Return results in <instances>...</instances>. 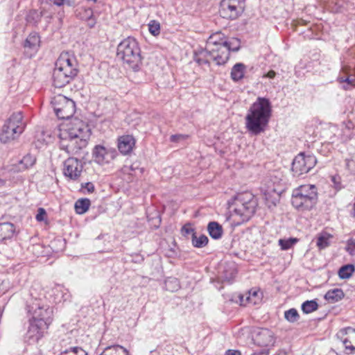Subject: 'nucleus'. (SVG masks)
<instances>
[{"mask_svg": "<svg viewBox=\"0 0 355 355\" xmlns=\"http://www.w3.org/2000/svg\"><path fill=\"white\" fill-rule=\"evenodd\" d=\"M29 317L27 335L33 341H38L53 320V308L42 299H31L26 304Z\"/></svg>", "mask_w": 355, "mask_h": 355, "instance_id": "f257e3e1", "label": "nucleus"}, {"mask_svg": "<svg viewBox=\"0 0 355 355\" xmlns=\"http://www.w3.org/2000/svg\"><path fill=\"white\" fill-rule=\"evenodd\" d=\"M91 131L83 121L75 119L67 129L60 130L59 147L69 155H77L88 144Z\"/></svg>", "mask_w": 355, "mask_h": 355, "instance_id": "f03ea898", "label": "nucleus"}, {"mask_svg": "<svg viewBox=\"0 0 355 355\" xmlns=\"http://www.w3.org/2000/svg\"><path fill=\"white\" fill-rule=\"evenodd\" d=\"M272 115V104L269 98L258 97L250 107L245 117V128L252 135L263 132Z\"/></svg>", "mask_w": 355, "mask_h": 355, "instance_id": "7ed1b4c3", "label": "nucleus"}, {"mask_svg": "<svg viewBox=\"0 0 355 355\" xmlns=\"http://www.w3.org/2000/svg\"><path fill=\"white\" fill-rule=\"evenodd\" d=\"M116 55L128 69L135 72L141 70L143 57L139 42L135 38L128 37L123 40L117 46Z\"/></svg>", "mask_w": 355, "mask_h": 355, "instance_id": "20e7f679", "label": "nucleus"}, {"mask_svg": "<svg viewBox=\"0 0 355 355\" xmlns=\"http://www.w3.org/2000/svg\"><path fill=\"white\" fill-rule=\"evenodd\" d=\"M228 208L239 217V224L248 221L255 214L257 198L250 192L239 193L228 201Z\"/></svg>", "mask_w": 355, "mask_h": 355, "instance_id": "39448f33", "label": "nucleus"}, {"mask_svg": "<svg viewBox=\"0 0 355 355\" xmlns=\"http://www.w3.org/2000/svg\"><path fill=\"white\" fill-rule=\"evenodd\" d=\"M318 202V189L314 184L300 185L292 191L291 204L298 211H309Z\"/></svg>", "mask_w": 355, "mask_h": 355, "instance_id": "423d86ee", "label": "nucleus"}, {"mask_svg": "<svg viewBox=\"0 0 355 355\" xmlns=\"http://www.w3.org/2000/svg\"><path fill=\"white\" fill-rule=\"evenodd\" d=\"M26 123L21 112L13 113L4 123L0 132L2 143H9L17 139L24 131Z\"/></svg>", "mask_w": 355, "mask_h": 355, "instance_id": "0eeeda50", "label": "nucleus"}, {"mask_svg": "<svg viewBox=\"0 0 355 355\" xmlns=\"http://www.w3.org/2000/svg\"><path fill=\"white\" fill-rule=\"evenodd\" d=\"M53 16L51 5L42 6L38 9H31L26 15V24L28 26L46 30L51 23Z\"/></svg>", "mask_w": 355, "mask_h": 355, "instance_id": "6e6552de", "label": "nucleus"}, {"mask_svg": "<svg viewBox=\"0 0 355 355\" xmlns=\"http://www.w3.org/2000/svg\"><path fill=\"white\" fill-rule=\"evenodd\" d=\"M54 112L60 119H69L76 112L75 102L63 95H58L51 100Z\"/></svg>", "mask_w": 355, "mask_h": 355, "instance_id": "1a4fd4ad", "label": "nucleus"}, {"mask_svg": "<svg viewBox=\"0 0 355 355\" xmlns=\"http://www.w3.org/2000/svg\"><path fill=\"white\" fill-rule=\"evenodd\" d=\"M245 0H222L220 3V16L225 19L235 20L243 12Z\"/></svg>", "mask_w": 355, "mask_h": 355, "instance_id": "9d476101", "label": "nucleus"}, {"mask_svg": "<svg viewBox=\"0 0 355 355\" xmlns=\"http://www.w3.org/2000/svg\"><path fill=\"white\" fill-rule=\"evenodd\" d=\"M317 159L313 155L299 153L293 160L291 171L293 176L299 177L307 173L316 164Z\"/></svg>", "mask_w": 355, "mask_h": 355, "instance_id": "9b49d317", "label": "nucleus"}, {"mask_svg": "<svg viewBox=\"0 0 355 355\" xmlns=\"http://www.w3.org/2000/svg\"><path fill=\"white\" fill-rule=\"evenodd\" d=\"M92 155L95 163L103 166L114 160L118 156V152L114 148L98 144L93 148Z\"/></svg>", "mask_w": 355, "mask_h": 355, "instance_id": "f8f14e48", "label": "nucleus"}, {"mask_svg": "<svg viewBox=\"0 0 355 355\" xmlns=\"http://www.w3.org/2000/svg\"><path fill=\"white\" fill-rule=\"evenodd\" d=\"M84 163L78 158L69 157L63 162L62 173L69 180L77 181L81 176Z\"/></svg>", "mask_w": 355, "mask_h": 355, "instance_id": "ddd939ff", "label": "nucleus"}, {"mask_svg": "<svg viewBox=\"0 0 355 355\" xmlns=\"http://www.w3.org/2000/svg\"><path fill=\"white\" fill-rule=\"evenodd\" d=\"M55 66L66 73L71 80L74 79L79 71L76 60L68 53H62L56 60Z\"/></svg>", "mask_w": 355, "mask_h": 355, "instance_id": "4468645a", "label": "nucleus"}, {"mask_svg": "<svg viewBox=\"0 0 355 355\" xmlns=\"http://www.w3.org/2000/svg\"><path fill=\"white\" fill-rule=\"evenodd\" d=\"M254 343L260 347L272 346L275 343L274 334L268 329L257 328L252 333Z\"/></svg>", "mask_w": 355, "mask_h": 355, "instance_id": "2eb2a0df", "label": "nucleus"}, {"mask_svg": "<svg viewBox=\"0 0 355 355\" xmlns=\"http://www.w3.org/2000/svg\"><path fill=\"white\" fill-rule=\"evenodd\" d=\"M40 46V37L37 33H31L26 37L23 43V47L25 49L28 56L31 57L35 55Z\"/></svg>", "mask_w": 355, "mask_h": 355, "instance_id": "dca6fc26", "label": "nucleus"}, {"mask_svg": "<svg viewBox=\"0 0 355 355\" xmlns=\"http://www.w3.org/2000/svg\"><path fill=\"white\" fill-rule=\"evenodd\" d=\"M136 140L132 135H124L119 137L117 147L119 151L123 155L130 154L135 146Z\"/></svg>", "mask_w": 355, "mask_h": 355, "instance_id": "f3484780", "label": "nucleus"}, {"mask_svg": "<svg viewBox=\"0 0 355 355\" xmlns=\"http://www.w3.org/2000/svg\"><path fill=\"white\" fill-rule=\"evenodd\" d=\"M223 44V45L213 46L212 49L214 60L218 65L225 64L230 58V53L229 52V49L227 48L226 42H224Z\"/></svg>", "mask_w": 355, "mask_h": 355, "instance_id": "a211bd4d", "label": "nucleus"}, {"mask_svg": "<svg viewBox=\"0 0 355 355\" xmlns=\"http://www.w3.org/2000/svg\"><path fill=\"white\" fill-rule=\"evenodd\" d=\"M71 81V80L67 76V75H66V73H63L55 66L53 71V84L55 87L62 88L69 84Z\"/></svg>", "mask_w": 355, "mask_h": 355, "instance_id": "6ab92c4d", "label": "nucleus"}, {"mask_svg": "<svg viewBox=\"0 0 355 355\" xmlns=\"http://www.w3.org/2000/svg\"><path fill=\"white\" fill-rule=\"evenodd\" d=\"M207 232L211 239L214 240L220 239L223 235L222 225L216 221H210L207 225Z\"/></svg>", "mask_w": 355, "mask_h": 355, "instance_id": "aec40b11", "label": "nucleus"}, {"mask_svg": "<svg viewBox=\"0 0 355 355\" xmlns=\"http://www.w3.org/2000/svg\"><path fill=\"white\" fill-rule=\"evenodd\" d=\"M246 67L243 63H236L231 70L230 76L234 82H239L244 77Z\"/></svg>", "mask_w": 355, "mask_h": 355, "instance_id": "412c9836", "label": "nucleus"}, {"mask_svg": "<svg viewBox=\"0 0 355 355\" xmlns=\"http://www.w3.org/2000/svg\"><path fill=\"white\" fill-rule=\"evenodd\" d=\"M345 297V293L341 288H334L329 290L324 295V299L331 303L340 301Z\"/></svg>", "mask_w": 355, "mask_h": 355, "instance_id": "4be33fe9", "label": "nucleus"}, {"mask_svg": "<svg viewBox=\"0 0 355 355\" xmlns=\"http://www.w3.org/2000/svg\"><path fill=\"white\" fill-rule=\"evenodd\" d=\"M0 231L1 232V239L3 240L11 239L15 234V227L12 223H0Z\"/></svg>", "mask_w": 355, "mask_h": 355, "instance_id": "5701e85b", "label": "nucleus"}, {"mask_svg": "<svg viewBox=\"0 0 355 355\" xmlns=\"http://www.w3.org/2000/svg\"><path fill=\"white\" fill-rule=\"evenodd\" d=\"M36 162L35 156L28 153L19 162L17 167L19 171H25L34 166Z\"/></svg>", "mask_w": 355, "mask_h": 355, "instance_id": "b1692460", "label": "nucleus"}, {"mask_svg": "<svg viewBox=\"0 0 355 355\" xmlns=\"http://www.w3.org/2000/svg\"><path fill=\"white\" fill-rule=\"evenodd\" d=\"M227 37L221 32H216L208 38L207 45L213 48V46H218L223 45V42H226Z\"/></svg>", "mask_w": 355, "mask_h": 355, "instance_id": "393cba45", "label": "nucleus"}, {"mask_svg": "<svg viewBox=\"0 0 355 355\" xmlns=\"http://www.w3.org/2000/svg\"><path fill=\"white\" fill-rule=\"evenodd\" d=\"M100 355H128V352L122 346L115 345L105 347Z\"/></svg>", "mask_w": 355, "mask_h": 355, "instance_id": "a878e982", "label": "nucleus"}, {"mask_svg": "<svg viewBox=\"0 0 355 355\" xmlns=\"http://www.w3.org/2000/svg\"><path fill=\"white\" fill-rule=\"evenodd\" d=\"M53 295L55 296V302L59 303L68 300L69 294L67 290L60 286H58L52 289Z\"/></svg>", "mask_w": 355, "mask_h": 355, "instance_id": "bb28decb", "label": "nucleus"}, {"mask_svg": "<svg viewBox=\"0 0 355 355\" xmlns=\"http://www.w3.org/2000/svg\"><path fill=\"white\" fill-rule=\"evenodd\" d=\"M209 242L208 237L205 234H200L198 237L196 233H193L191 237V244L194 248H202L205 247Z\"/></svg>", "mask_w": 355, "mask_h": 355, "instance_id": "cd10ccee", "label": "nucleus"}, {"mask_svg": "<svg viewBox=\"0 0 355 355\" xmlns=\"http://www.w3.org/2000/svg\"><path fill=\"white\" fill-rule=\"evenodd\" d=\"M91 202L88 198H81L75 202V211L78 214H85L89 208Z\"/></svg>", "mask_w": 355, "mask_h": 355, "instance_id": "c85d7f7f", "label": "nucleus"}, {"mask_svg": "<svg viewBox=\"0 0 355 355\" xmlns=\"http://www.w3.org/2000/svg\"><path fill=\"white\" fill-rule=\"evenodd\" d=\"M354 271L355 267L353 264L343 265L338 270V277L341 279H349L352 275Z\"/></svg>", "mask_w": 355, "mask_h": 355, "instance_id": "c756f323", "label": "nucleus"}, {"mask_svg": "<svg viewBox=\"0 0 355 355\" xmlns=\"http://www.w3.org/2000/svg\"><path fill=\"white\" fill-rule=\"evenodd\" d=\"M319 307L317 299L306 300L301 305V309L305 314L311 313L316 311Z\"/></svg>", "mask_w": 355, "mask_h": 355, "instance_id": "7c9ffc66", "label": "nucleus"}, {"mask_svg": "<svg viewBox=\"0 0 355 355\" xmlns=\"http://www.w3.org/2000/svg\"><path fill=\"white\" fill-rule=\"evenodd\" d=\"M237 270L235 266L227 267L223 272V279L225 282L232 284L234 279L236 276Z\"/></svg>", "mask_w": 355, "mask_h": 355, "instance_id": "2f4dec72", "label": "nucleus"}, {"mask_svg": "<svg viewBox=\"0 0 355 355\" xmlns=\"http://www.w3.org/2000/svg\"><path fill=\"white\" fill-rule=\"evenodd\" d=\"M331 236L327 232L320 233L317 238V246L319 249H324L330 245V239Z\"/></svg>", "mask_w": 355, "mask_h": 355, "instance_id": "473e14b6", "label": "nucleus"}, {"mask_svg": "<svg viewBox=\"0 0 355 355\" xmlns=\"http://www.w3.org/2000/svg\"><path fill=\"white\" fill-rule=\"evenodd\" d=\"M298 242L297 238L281 239L279 240V245L282 250H288Z\"/></svg>", "mask_w": 355, "mask_h": 355, "instance_id": "72a5a7b5", "label": "nucleus"}, {"mask_svg": "<svg viewBox=\"0 0 355 355\" xmlns=\"http://www.w3.org/2000/svg\"><path fill=\"white\" fill-rule=\"evenodd\" d=\"M167 291L174 292L180 288V282L175 277H168L164 282Z\"/></svg>", "mask_w": 355, "mask_h": 355, "instance_id": "f704fd0d", "label": "nucleus"}, {"mask_svg": "<svg viewBox=\"0 0 355 355\" xmlns=\"http://www.w3.org/2000/svg\"><path fill=\"white\" fill-rule=\"evenodd\" d=\"M226 46L229 49V52H237L241 48V40L236 37H232L226 40Z\"/></svg>", "mask_w": 355, "mask_h": 355, "instance_id": "c9c22d12", "label": "nucleus"}, {"mask_svg": "<svg viewBox=\"0 0 355 355\" xmlns=\"http://www.w3.org/2000/svg\"><path fill=\"white\" fill-rule=\"evenodd\" d=\"M127 171L131 175L139 177L143 174L144 168L140 166V164L139 162H134L129 166Z\"/></svg>", "mask_w": 355, "mask_h": 355, "instance_id": "e433bc0d", "label": "nucleus"}, {"mask_svg": "<svg viewBox=\"0 0 355 355\" xmlns=\"http://www.w3.org/2000/svg\"><path fill=\"white\" fill-rule=\"evenodd\" d=\"M59 355H87V353L80 347H73L61 352Z\"/></svg>", "mask_w": 355, "mask_h": 355, "instance_id": "4c0bfd02", "label": "nucleus"}, {"mask_svg": "<svg viewBox=\"0 0 355 355\" xmlns=\"http://www.w3.org/2000/svg\"><path fill=\"white\" fill-rule=\"evenodd\" d=\"M284 318L290 322H295L299 320L300 315L295 309L292 308L284 312Z\"/></svg>", "mask_w": 355, "mask_h": 355, "instance_id": "58836bf2", "label": "nucleus"}, {"mask_svg": "<svg viewBox=\"0 0 355 355\" xmlns=\"http://www.w3.org/2000/svg\"><path fill=\"white\" fill-rule=\"evenodd\" d=\"M344 60L349 67H355V47L347 51Z\"/></svg>", "mask_w": 355, "mask_h": 355, "instance_id": "ea45409f", "label": "nucleus"}, {"mask_svg": "<svg viewBox=\"0 0 355 355\" xmlns=\"http://www.w3.org/2000/svg\"><path fill=\"white\" fill-rule=\"evenodd\" d=\"M94 12L92 8H80L77 13V16L82 20H87L89 19L91 17H93Z\"/></svg>", "mask_w": 355, "mask_h": 355, "instance_id": "a19ab883", "label": "nucleus"}, {"mask_svg": "<svg viewBox=\"0 0 355 355\" xmlns=\"http://www.w3.org/2000/svg\"><path fill=\"white\" fill-rule=\"evenodd\" d=\"M332 187L335 189V193L343 189L345 186L343 184L341 178L339 175H333L331 178Z\"/></svg>", "mask_w": 355, "mask_h": 355, "instance_id": "79ce46f5", "label": "nucleus"}, {"mask_svg": "<svg viewBox=\"0 0 355 355\" xmlns=\"http://www.w3.org/2000/svg\"><path fill=\"white\" fill-rule=\"evenodd\" d=\"M65 246V243L63 239H58L52 241L50 244V247L53 249L55 252H58L59 251H62Z\"/></svg>", "mask_w": 355, "mask_h": 355, "instance_id": "37998d69", "label": "nucleus"}, {"mask_svg": "<svg viewBox=\"0 0 355 355\" xmlns=\"http://www.w3.org/2000/svg\"><path fill=\"white\" fill-rule=\"evenodd\" d=\"M342 133L340 135V140L342 142H347L349 140H351L354 134L353 132V130L349 128H342L341 130Z\"/></svg>", "mask_w": 355, "mask_h": 355, "instance_id": "c03bdc74", "label": "nucleus"}, {"mask_svg": "<svg viewBox=\"0 0 355 355\" xmlns=\"http://www.w3.org/2000/svg\"><path fill=\"white\" fill-rule=\"evenodd\" d=\"M212 49L210 46L207 45L206 49H200L198 50H195L198 53V54L200 56H202L205 59L208 56H211L214 59V51H212Z\"/></svg>", "mask_w": 355, "mask_h": 355, "instance_id": "a18cd8bd", "label": "nucleus"}, {"mask_svg": "<svg viewBox=\"0 0 355 355\" xmlns=\"http://www.w3.org/2000/svg\"><path fill=\"white\" fill-rule=\"evenodd\" d=\"M149 32L154 36L159 34L160 24L155 21H151L148 24Z\"/></svg>", "mask_w": 355, "mask_h": 355, "instance_id": "49530a36", "label": "nucleus"}, {"mask_svg": "<svg viewBox=\"0 0 355 355\" xmlns=\"http://www.w3.org/2000/svg\"><path fill=\"white\" fill-rule=\"evenodd\" d=\"M181 232L184 236H187L190 234H191L192 236L193 233H196L195 229L191 227V223H187L184 225H183L181 229Z\"/></svg>", "mask_w": 355, "mask_h": 355, "instance_id": "de8ad7c7", "label": "nucleus"}, {"mask_svg": "<svg viewBox=\"0 0 355 355\" xmlns=\"http://www.w3.org/2000/svg\"><path fill=\"white\" fill-rule=\"evenodd\" d=\"M193 60L199 65L209 64V61L207 59H205L202 56L199 55L198 53L195 51L193 53Z\"/></svg>", "mask_w": 355, "mask_h": 355, "instance_id": "09e8293b", "label": "nucleus"}, {"mask_svg": "<svg viewBox=\"0 0 355 355\" xmlns=\"http://www.w3.org/2000/svg\"><path fill=\"white\" fill-rule=\"evenodd\" d=\"M346 250L349 254H355V239L348 240Z\"/></svg>", "mask_w": 355, "mask_h": 355, "instance_id": "8fccbe9b", "label": "nucleus"}, {"mask_svg": "<svg viewBox=\"0 0 355 355\" xmlns=\"http://www.w3.org/2000/svg\"><path fill=\"white\" fill-rule=\"evenodd\" d=\"M347 335L349 340H352V344L355 343V329L352 327H347L343 330Z\"/></svg>", "mask_w": 355, "mask_h": 355, "instance_id": "3c124183", "label": "nucleus"}, {"mask_svg": "<svg viewBox=\"0 0 355 355\" xmlns=\"http://www.w3.org/2000/svg\"><path fill=\"white\" fill-rule=\"evenodd\" d=\"M46 215V210L44 208L40 207L37 209V213L35 216V218L38 222H42L44 220Z\"/></svg>", "mask_w": 355, "mask_h": 355, "instance_id": "603ef678", "label": "nucleus"}, {"mask_svg": "<svg viewBox=\"0 0 355 355\" xmlns=\"http://www.w3.org/2000/svg\"><path fill=\"white\" fill-rule=\"evenodd\" d=\"M51 3L49 5H54L57 6L58 7H60L62 6H64L67 4V6H70L71 1L70 0H49ZM53 7V6H51Z\"/></svg>", "mask_w": 355, "mask_h": 355, "instance_id": "864d4df0", "label": "nucleus"}, {"mask_svg": "<svg viewBox=\"0 0 355 355\" xmlns=\"http://www.w3.org/2000/svg\"><path fill=\"white\" fill-rule=\"evenodd\" d=\"M343 343L346 349H349L352 352L355 351V346L352 344V340H349L348 336L343 340Z\"/></svg>", "mask_w": 355, "mask_h": 355, "instance_id": "5fc2aeb1", "label": "nucleus"}, {"mask_svg": "<svg viewBox=\"0 0 355 355\" xmlns=\"http://www.w3.org/2000/svg\"><path fill=\"white\" fill-rule=\"evenodd\" d=\"M189 137L187 135H181V134H177V135H173L170 137V141L171 142H178L180 140L186 139Z\"/></svg>", "mask_w": 355, "mask_h": 355, "instance_id": "6e6d98bb", "label": "nucleus"}, {"mask_svg": "<svg viewBox=\"0 0 355 355\" xmlns=\"http://www.w3.org/2000/svg\"><path fill=\"white\" fill-rule=\"evenodd\" d=\"M250 295H251V292L249 293ZM239 299V304L241 306H245L246 304V302H252V298H251V296L249 295V296H247L245 297V299H244V295H241L240 294L239 296H238ZM254 304H255L256 302H253Z\"/></svg>", "mask_w": 355, "mask_h": 355, "instance_id": "4d7b16f0", "label": "nucleus"}, {"mask_svg": "<svg viewBox=\"0 0 355 355\" xmlns=\"http://www.w3.org/2000/svg\"><path fill=\"white\" fill-rule=\"evenodd\" d=\"M81 189H86L88 193H92L94 191V185L92 182H88L81 184Z\"/></svg>", "mask_w": 355, "mask_h": 355, "instance_id": "13d9d810", "label": "nucleus"}, {"mask_svg": "<svg viewBox=\"0 0 355 355\" xmlns=\"http://www.w3.org/2000/svg\"><path fill=\"white\" fill-rule=\"evenodd\" d=\"M277 73L274 70H269L268 72L263 73V78H266L269 79H273L276 76Z\"/></svg>", "mask_w": 355, "mask_h": 355, "instance_id": "bf43d9fd", "label": "nucleus"}, {"mask_svg": "<svg viewBox=\"0 0 355 355\" xmlns=\"http://www.w3.org/2000/svg\"><path fill=\"white\" fill-rule=\"evenodd\" d=\"M86 21H87V26L90 28H94L95 24H96V21L95 18L94 17V16L91 17L89 19H87L86 20Z\"/></svg>", "mask_w": 355, "mask_h": 355, "instance_id": "052dcab7", "label": "nucleus"}, {"mask_svg": "<svg viewBox=\"0 0 355 355\" xmlns=\"http://www.w3.org/2000/svg\"><path fill=\"white\" fill-rule=\"evenodd\" d=\"M343 82L347 83L349 85L352 87H355V78H349L347 77L343 80Z\"/></svg>", "mask_w": 355, "mask_h": 355, "instance_id": "680f3d73", "label": "nucleus"}, {"mask_svg": "<svg viewBox=\"0 0 355 355\" xmlns=\"http://www.w3.org/2000/svg\"><path fill=\"white\" fill-rule=\"evenodd\" d=\"M225 355H241V353L239 350L228 349L226 351Z\"/></svg>", "mask_w": 355, "mask_h": 355, "instance_id": "e2e57ef3", "label": "nucleus"}, {"mask_svg": "<svg viewBox=\"0 0 355 355\" xmlns=\"http://www.w3.org/2000/svg\"><path fill=\"white\" fill-rule=\"evenodd\" d=\"M268 354H269V349H263L259 352H254L252 355H268Z\"/></svg>", "mask_w": 355, "mask_h": 355, "instance_id": "0e129e2a", "label": "nucleus"}, {"mask_svg": "<svg viewBox=\"0 0 355 355\" xmlns=\"http://www.w3.org/2000/svg\"><path fill=\"white\" fill-rule=\"evenodd\" d=\"M143 261H144V257L139 254H137L135 256V258L133 259V261L135 263H141Z\"/></svg>", "mask_w": 355, "mask_h": 355, "instance_id": "69168bd1", "label": "nucleus"}, {"mask_svg": "<svg viewBox=\"0 0 355 355\" xmlns=\"http://www.w3.org/2000/svg\"><path fill=\"white\" fill-rule=\"evenodd\" d=\"M354 128V123L352 121H348L347 123L345 124L343 128H349L352 130Z\"/></svg>", "mask_w": 355, "mask_h": 355, "instance_id": "338daca9", "label": "nucleus"}, {"mask_svg": "<svg viewBox=\"0 0 355 355\" xmlns=\"http://www.w3.org/2000/svg\"><path fill=\"white\" fill-rule=\"evenodd\" d=\"M276 355H288L286 352L284 351H279Z\"/></svg>", "mask_w": 355, "mask_h": 355, "instance_id": "774afa93", "label": "nucleus"}]
</instances>
